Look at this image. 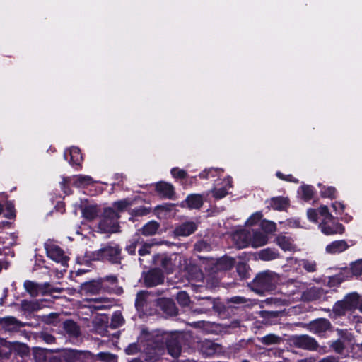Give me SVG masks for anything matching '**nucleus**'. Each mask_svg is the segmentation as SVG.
<instances>
[{
    "label": "nucleus",
    "mask_w": 362,
    "mask_h": 362,
    "mask_svg": "<svg viewBox=\"0 0 362 362\" xmlns=\"http://www.w3.org/2000/svg\"><path fill=\"white\" fill-rule=\"evenodd\" d=\"M69 154L71 156L70 163L73 165H78L79 160L78 158L80 156V150L78 148L73 147L69 151Z\"/></svg>",
    "instance_id": "obj_46"
},
{
    "label": "nucleus",
    "mask_w": 362,
    "mask_h": 362,
    "mask_svg": "<svg viewBox=\"0 0 362 362\" xmlns=\"http://www.w3.org/2000/svg\"><path fill=\"white\" fill-rule=\"evenodd\" d=\"M37 337L49 344H54L56 341V338L53 335L46 332L39 333Z\"/></svg>",
    "instance_id": "obj_47"
},
{
    "label": "nucleus",
    "mask_w": 362,
    "mask_h": 362,
    "mask_svg": "<svg viewBox=\"0 0 362 362\" xmlns=\"http://www.w3.org/2000/svg\"><path fill=\"white\" fill-rule=\"evenodd\" d=\"M279 281L280 276L277 273L265 270L256 275L250 284V287L256 293L264 295L274 290Z\"/></svg>",
    "instance_id": "obj_1"
},
{
    "label": "nucleus",
    "mask_w": 362,
    "mask_h": 362,
    "mask_svg": "<svg viewBox=\"0 0 362 362\" xmlns=\"http://www.w3.org/2000/svg\"><path fill=\"white\" fill-rule=\"evenodd\" d=\"M320 228L321 231L327 235L342 234L344 232V227L342 224L332 221L321 222Z\"/></svg>",
    "instance_id": "obj_9"
},
{
    "label": "nucleus",
    "mask_w": 362,
    "mask_h": 362,
    "mask_svg": "<svg viewBox=\"0 0 362 362\" xmlns=\"http://www.w3.org/2000/svg\"><path fill=\"white\" fill-rule=\"evenodd\" d=\"M156 189L159 194L168 199H172L175 194L173 186L167 182L158 183Z\"/></svg>",
    "instance_id": "obj_19"
},
{
    "label": "nucleus",
    "mask_w": 362,
    "mask_h": 362,
    "mask_svg": "<svg viewBox=\"0 0 362 362\" xmlns=\"http://www.w3.org/2000/svg\"><path fill=\"white\" fill-rule=\"evenodd\" d=\"M119 215L112 208L104 210L101 220L98 223V228L103 233H117L119 231L118 219Z\"/></svg>",
    "instance_id": "obj_2"
},
{
    "label": "nucleus",
    "mask_w": 362,
    "mask_h": 362,
    "mask_svg": "<svg viewBox=\"0 0 362 362\" xmlns=\"http://www.w3.org/2000/svg\"><path fill=\"white\" fill-rule=\"evenodd\" d=\"M44 300H23L21 301V308L26 313H33L42 308Z\"/></svg>",
    "instance_id": "obj_15"
},
{
    "label": "nucleus",
    "mask_w": 362,
    "mask_h": 362,
    "mask_svg": "<svg viewBox=\"0 0 362 362\" xmlns=\"http://www.w3.org/2000/svg\"><path fill=\"white\" fill-rule=\"evenodd\" d=\"M40 291L42 294H45L47 293H49V290L52 288V286L49 283H44L42 284H40Z\"/></svg>",
    "instance_id": "obj_62"
},
{
    "label": "nucleus",
    "mask_w": 362,
    "mask_h": 362,
    "mask_svg": "<svg viewBox=\"0 0 362 362\" xmlns=\"http://www.w3.org/2000/svg\"><path fill=\"white\" fill-rule=\"evenodd\" d=\"M82 289L86 292L93 294L98 293L100 290H103L100 279L88 283H85L83 285Z\"/></svg>",
    "instance_id": "obj_30"
},
{
    "label": "nucleus",
    "mask_w": 362,
    "mask_h": 362,
    "mask_svg": "<svg viewBox=\"0 0 362 362\" xmlns=\"http://www.w3.org/2000/svg\"><path fill=\"white\" fill-rule=\"evenodd\" d=\"M270 204L274 209L281 211L288 206V199L282 197H273L271 199Z\"/></svg>",
    "instance_id": "obj_28"
},
{
    "label": "nucleus",
    "mask_w": 362,
    "mask_h": 362,
    "mask_svg": "<svg viewBox=\"0 0 362 362\" xmlns=\"http://www.w3.org/2000/svg\"><path fill=\"white\" fill-rule=\"evenodd\" d=\"M276 176L279 178H280L281 180H286V181H293V182H298L297 180L293 179V176L291 175H284L281 172H277L276 173Z\"/></svg>",
    "instance_id": "obj_60"
},
{
    "label": "nucleus",
    "mask_w": 362,
    "mask_h": 362,
    "mask_svg": "<svg viewBox=\"0 0 362 362\" xmlns=\"http://www.w3.org/2000/svg\"><path fill=\"white\" fill-rule=\"evenodd\" d=\"M176 299L178 303L183 307L189 305L190 303L189 296L185 291L178 292L176 296Z\"/></svg>",
    "instance_id": "obj_42"
},
{
    "label": "nucleus",
    "mask_w": 362,
    "mask_h": 362,
    "mask_svg": "<svg viewBox=\"0 0 362 362\" xmlns=\"http://www.w3.org/2000/svg\"><path fill=\"white\" fill-rule=\"evenodd\" d=\"M45 248L47 256L56 262L67 266L69 258L64 255V251L50 241L45 243Z\"/></svg>",
    "instance_id": "obj_5"
},
{
    "label": "nucleus",
    "mask_w": 362,
    "mask_h": 362,
    "mask_svg": "<svg viewBox=\"0 0 362 362\" xmlns=\"http://www.w3.org/2000/svg\"><path fill=\"white\" fill-rule=\"evenodd\" d=\"M307 216L309 220L317 222L318 219V211L317 209H310L307 211Z\"/></svg>",
    "instance_id": "obj_54"
},
{
    "label": "nucleus",
    "mask_w": 362,
    "mask_h": 362,
    "mask_svg": "<svg viewBox=\"0 0 362 362\" xmlns=\"http://www.w3.org/2000/svg\"><path fill=\"white\" fill-rule=\"evenodd\" d=\"M171 174L175 178L184 179L187 177V172L185 170L178 168H173L171 170Z\"/></svg>",
    "instance_id": "obj_52"
},
{
    "label": "nucleus",
    "mask_w": 362,
    "mask_h": 362,
    "mask_svg": "<svg viewBox=\"0 0 362 362\" xmlns=\"http://www.w3.org/2000/svg\"><path fill=\"white\" fill-rule=\"evenodd\" d=\"M288 285L296 288L298 291L303 290L305 288V284L295 280L288 281Z\"/></svg>",
    "instance_id": "obj_59"
},
{
    "label": "nucleus",
    "mask_w": 362,
    "mask_h": 362,
    "mask_svg": "<svg viewBox=\"0 0 362 362\" xmlns=\"http://www.w3.org/2000/svg\"><path fill=\"white\" fill-rule=\"evenodd\" d=\"M351 270L354 275H362V259L357 260L351 264Z\"/></svg>",
    "instance_id": "obj_48"
},
{
    "label": "nucleus",
    "mask_w": 362,
    "mask_h": 362,
    "mask_svg": "<svg viewBox=\"0 0 362 362\" xmlns=\"http://www.w3.org/2000/svg\"><path fill=\"white\" fill-rule=\"evenodd\" d=\"M331 347L338 354L342 353L344 349V343L340 340L334 341L332 344Z\"/></svg>",
    "instance_id": "obj_53"
},
{
    "label": "nucleus",
    "mask_w": 362,
    "mask_h": 362,
    "mask_svg": "<svg viewBox=\"0 0 362 362\" xmlns=\"http://www.w3.org/2000/svg\"><path fill=\"white\" fill-rule=\"evenodd\" d=\"M299 266L305 269L308 272H315L317 271V264L314 260L300 259L298 262Z\"/></svg>",
    "instance_id": "obj_34"
},
{
    "label": "nucleus",
    "mask_w": 362,
    "mask_h": 362,
    "mask_svg": "<svg viewBox=\"0 0 362 362\" xmlns=\"http://www.w3.org/2000/svg\"><path fill=\"white\" fill-rule=\"evenodd\" d=\"M318 362H339V361L338 357L334 356H329L325 358H323Z\"/></svg>",
    "instance_id": "obj_64"
},
{
    "label": "nucleus",
    "mask_w": 362,
    "mask_h": 362,
    "mask_svg": "<svg viewBox=\"0 0 362 362\" xmlns=\"http://www.w3.org/2000/svg\"><path fill=\"white\" fill-rule=\"evenodd\" d=\"M194 250L197 252H209L211 250V245L206 240H201L197 242L194 245Z\"/></svg>",
    "instance_id": "obj_41"
},
{
    "label": "nucleus",
    "mask_w": 362,
    "mask_h": 362,
    "mask_svg": "<svg viewBox=\"0 0 362 362\" xmlns=\"http://www.w3.org/2000/svg\"><path fill=\"white\" fill-rule=\"evenodd\" d=\"M23 287L31 297H37L41 293L40 284L33 281H25Z\"/></svg>",
    "instance_id": "obj_25"
},
{
    "label": "nucleus",
    "mask_w": 362,
    "mask_h": 362,
    "mask_svg": "<svg viewBox=\"0 0 362 362\" xmlns=\"http://www.w3.org/2000/svg\"><path fill=\"white\" fill-rule=\"evenodd\" d=\"M96 259L102 261H108L114 264L121 262V248L118 245H107L96 253Z\"/></svg>",
    "instance_id": "obj_3"
},
{
    "label": "nucleus",
    "mask_w": 362,
    "mask_h": 362,
    "mask_svg": "<svg viewBox=\"0 0 362 362\" xmlns=\"http://www.w3.org/2000/svg\"><path fill=\"white\" fill-rule=\"evenodd\" d=\"M160 264L162 267L168 271H170L172 269L171 258L168 256L162 255L160 258Z\"/></svg>",
    "instance_id": "obj_50"
},
{
    "label": "nucleus",
    "mask_w": 362,
    "mask_h": 362,
    "mask_svg": "<svg viewBox=\"0 0 362 362\" xmlns=\"http://www.w3.org/2000/svg\"><path fill=\"white\" fill-rule=\"evenodd\" d=\"M349 247L347 243L345 240H336L326 247V252L329 254H336L345 251Z\"/></svg>",
    "instance_id": "obj_18"
},
{
    "label": "nucleus",
    "mask_w": 362,
    "mask_h": 362,
    "mask_svg": "<svg viewBox=\"0 0 362 362\" xmlns=\"http://www.w3.org/2000/svg\"><path fill=\"white\" fill-rule=\"evenodd\" d=\"M93 183V178L88 175H79L74 177L73 185L77 187H83Z\"/></svg>",
    "instance_id": "obj_31"
},
{
    "label": "nucleus",
    "mask_w": 362,
    "mask_h": 362,
    "mask_svg": "<svg viewBox=\"0 0 362 362\" xmlns=\"http://www.w3.org/2000/svg\"><path fill=\"white\" fill-rule=\"evenodd\" d=\"M149 212L150 209L144 206H139L136 209H132L131 211V214L135 216H144L147 215Z\"/></svg>",
    "instance_id": "obj_51"
},
{
    "label": "nucleus",
    "mask_w": 362,
    "mask_h": 362,
    "mask_svg": "<svg viewBox=\"0 0 362 362\" xmlns=\"http://www.w3.org/2000/svg\"><path fill=\"white\" fill-rule=\"evenodd\" d=\"M226 184L224 186H223L220 188H214L211 191L212 195L215 199H222L224 197H226V194H228V189L232 187L231 178L228 177L226 179Z\"/></svg>",
    "instance_id": "obj_24"
},
{
    "label": "nucleus",
    "mask_w": 362,
    "mask_h": 362,
    "mask_svg": "<svg viewBox=\"0 0 362 362\" xmlns=\"http://www.w3.org/2000/svg\"><path fill=\"white\" fill-rule=\"evenodd\" d=\"M300 191L302 193V198L304 200L309 201L313 198L314 194L313 187L310 185H303L301 187Z\"/></svg>",
    "instance_id": "obj_43"
},
{
    "label": "nucleus",
    "mask_w": 362,
    "mask_h": 362,
    "mask_svg": "<svg viewBox=\"0 0 362 362\" xmlns=\"http://www.w3.org/2000/svg\"><path fill=\"white\" fill-rule=\"evenodd\" d=\"M142 357L146 362H157L159 359L160 354L158 349H149L144 354Z\"/></svg>",
    "instance_id": "obj_33"
},
{
    "label": "nucleus",
    "mask_w": 362,
    "mask_h": 362,
    "mask_svg": "<svg viewBox=\"0 0 362 362\" xmlns=\"http://www.w3.org/2000/svg\"><path fill=\"white\" fill-rule=\"evenodd\" d=\"M159 307L166 315L175 316L177 314V308L175 302L170 298H162L158 302Z\"/></svg>",
    "instance_id": "obj_14"
},
{
    "label": "nucleus",
    "mask_w": 362,
    "mask_h": 362,
    "mask_svg": "<svg viewBox=\"0 0 362 362\" xmlns=\"http://www.w3.org/2000/svg\"><path fill=\"white\" fill-rule=\"evenodd\" d=\"M186 204L189 209H199L203 205V197L200 194H192L187 197L185 201L182 203L181 206Z\"/></svg>",
    "instance_id": "obj_17"
},
{
    "label": "nucleus",
    "mask_w": 362,
    "mask_h": 362,
    "mask_svg": "<svg viewBox=\"0 0 362 362\" xmlns=\"http://www.w3.org/2000/svg\"><path fill=\"white\" fill-rule=\"evenodd\" d=\"M281 338L274 334H269L261 339V342L265 345L277 344L280 342Z\"/></svg>",
    "instance_id": "obj_39"
},
{
    "label": "nucleus",
    "mask_w": 362,
    "mask_h": 362,
    "mask_svg": "<svg viewBox=\"0 0 362 362\" xmlns=\"http://www.w3.org/2000/svg\"><path fill=\"white\" fill-rule=\"evenodd\" d=\"M124 322V319L120 312H115L113 313L110 327L112 329L118 328L122 326Z\"/></svg>",
    "instance_id": "obj_35"
},
{
    "label": "nucleus",
    "mask_w": 362,
    "mask_h": 362,
    "mask_svg": "<svg viewBox=\"0 0 362 362\" xmlns=\"http://www.w3.org/2000/svg\"><path fill=\"white\" fill-rule=\"evenodd\" d=\"M250 244L253 247H259L264 245L267 241V236L262 232L252 231Z\"/></svg>",
    "instance_id": "obj_20"
},
{
    "label": "nucleus",
    "mask_w": 362,
    "mask_h": 362,
    "mask_svg": "<svg viewBox=\"0 0 362 362\" xmlns=\"http://www.w3.org/2000/svg\"><path fill=\"white\" fill-rule=\"evenodd\" d=\"M235 264V259L229 257H223L221 258L217 263L218 267L220 269L228 270L231 269Z\"/></svg>",
    "instance_id": "obj_32"
},
{
    "label": "nucleus",
    "mask_w": 362,
    "mask_h": 362,
    "mask_svg": "<svg viewBox=\"0 0 362 362\" xmlns=\"http://www.w3.org/2000/svg\"><path fill=\"white\" fill-rule=\"evenodd\" d=\"M160 224L157 221H151L145 224L141 231L145 236H151L157 233Z\"/></svg>",
    "instance_id": "obj_26"
},
{
    "label": "nucleus",
    "mask_w": 362,
    "mask_h": 362,
    "mask_svg": "<svg viewBox=\"0 0 362 362\" xmlns=\"http://www.w3.org/2000/svg\"><path fill=\"white\" fill-rule=\"evenodd\" d=\"M148 296V293L146 291H141L137 293L135 300V305L137 309H141L144 307Z\"/></svg>",
    "instance_id": "obj_40"
},
{
    "label": "nucleus",
    "mask_w": 362,
    "mask_h": 362,
    "mask_svg": "<svg viewBox=\"0 0 362 362\" xmlns=\"http://www.w3.org/2000/svg\"><path fill=\"white\" fill-rule=\"evenodd\" d=\"M127 354H135L139 351V348L137 344L133 343L129 344L125 349Z\"/></svg>",
    "instance_id": "obj_55"
},
{
    "label": "nucleus",
    "mask_w": 362,
    "mask_h": 362,
    "mask_svg": "<svg viewBox=\"0 0 362 362\" xmlns=\"http://www.w3.org/2000/svg\"><path fill=\"white\" fill-rule=\"evenodd\" d=\"M197 228V224L193 221H187L177 226L174 230V234L176 236H189L192 234Z\"/></svg>",
    "instance_id": "obj_13"
},
{
    "label": "nucleus",
    "mask_w": 362,
    "mask_h": 362,
    "mask_svg": "<svg viewBox=\"0 0 362 362\" xmlns=\"http://www.w3.org/2000/svg\"><path fill=\"white\" fill-rule=\"evenodd\" d=\"M247 301L248 300L247 298L241 296H234L228 300V302L234 304H244L246 303Z\"/></svg>",
    "instance_id": "obj_58"
},
{
    "label": "nucleus",
    "mask_w": 362,
    "mask_h": 362,
    "mask_svg": "<svg viewBox=\"0 0 362 362\" xmlns=\"http://www.w3.org/2000/svg\"><path fill=\"white\" fill-rule=\"evenodd\" d=\"M237 271L242 277H245L247 273L246 265L243 263L239 264L237 266Z\"/></svg>",
    "instance_id": "obj_61"
},
{
    "label": "nucleus",
    "mask_w": 362,
    "mask_h": 362,
    "mask_svg": "<svg viewBox=\"0 0 362 362\" xmlns=\"http://www.w3.org/2000/svg\"><path fill=\"white\" fill-rule=\"evenodd\" d=\"M260 226H261L262 229L267 233H272L276 230L275 223L270 221H267V220L262 221L261 222Z\"/></svg>",
    "instance_id": "obj_45"
},
{
    "label": "nucleus",
    "mask_w": 362,
    "mask_h": 362,
    "mask_svg": "<svg viewBox=\"0 0 362 362\" xmlns=\"http://www.w3.org/2000/svg\"><path fill=\"white\" fill-rule=\"evenodd\" d=\"M26 324L18 320L13 316L0 317V332L3 333H15Z\"/></svg>",
    "instance_id": "obj_6"
},
{
    "label": "nucleus",
    "mask_w": 362,
    "mask_h": 362,
    "mask_svg": "<svg viewBox=\"0 0 362 362\" xmlns=\"http://www.w3.org/2000/svg\"><path fill=\"white\" fill-rule=\"evenodd\" d=\"M82 215L86 219L92 221L98 215V207L95 205H86L82 208Z\"/></svg>",
    "instance_id": "obj_27"
},
{
    "label": "nucleus",
    "mask_w": 362,
    "mask_h": 362,
    "mask_svg": "<svg viewBox=\"0 0 362 362\" xmlns=\"http://www.w3.org/2000/svg\"><path fill=\"white\" fill-rule=\"evenodd\" d=\"M102 284V288L104 291L110 292L117 284V277L115 275L106 276L99 279Z\"/></svg>",
    "instance_id": "obj_23"
},
{
    "label": "nucleus",
    "mask_w": 362,
    "mask_h": 362,
    "mask_svg": "<svg viewBox=\"0 0 362 362\" xmlns=\"http://www.w3.org/2000/svg\"><path fill=\"white\" fill-rule=\"evenodd\" d=\"M131 205L132 202H130L129 199H122L118 202H115L113 204V206L117 209L118 212L124 211Z\"/></svg>",
    "instance_id": "obj_44"
},
{
    "label": "nucleus",
    "mask_w": 362,
    "mask_h": 362,
    "mask_svg": "<svg viewBox=\"0 0 362 362\" xmlns=\"http://www.w3.org/2000/svg\"><path fill=\"white\" fill-rule=\"evenodd\" d=\"M358 305V297L355 295L347 296L344 300L337 302L333 311L337 315H343L347 310H351Z\"/></svg>",
    "instance_id": "obj_7"
},
{
    "label": "nucleus",
    "mask_w": 362,
    "mask_h": 362,
    "mask_svg": "<svg viewBox=\"0 0 362 362\" xmlns=\"http://www.w3.org/2000/svg\"><path fill=\"white\" fill-rule=\"evenodd\" d=\"M291 341L294 347L310 351H316L319 346L314 338L306 334L294 336L291 339Z\"/></svg>",
    "instance_id": "obj_4"
},
{
    "label": "nucleus",
    "mask_w": 362,
    "mask_h": 362,
    "mask_svg": "<svg viewBox=\"0 0 362 362\" xmlns=\"http://www.w3.org/2000/svg\"><path fill=\"white\" fill-rule=\"evenodd\" d=\"M11 349L16 351L21 356H24L28 354L29 348L25 344L19 343L18 341L11 343Z\"/></svg>",
    "instance_id": "obj_37"
},
{
    "label": "nucleus",
    "mask_w": 362,
    "mask_h": 362,
    "mask_svg": "<svg viewBox=\"0 0 362 362\" xmlns=\"http://www.w3.org/2000/svg\"><path fill=\"white\" fill-rule=\"evenodd\" d=\"M63 328L69 337L78 338L81 335L80 327L71 320L64 321Z\"/></svg>",
    "instance_id": "obj_16"
},
{
    "label": "nucleus",
    "mask_w": 362,
    "mask_h": 362,
    "mask_svg": "<svg viewBox=\"0 0 362 362\" xmlns=\"http://www.w3.org/2000/svg\"><path fill=\"white\" fill-rule=\"evenodd\" d=\"M151 247V245L150 244L144 243L138 251L139 255L140 256H145L146 255H149Z\"/></svg>",
    "instance_id": "obj_57"
},
{
    "label": "nucleus",
    "mask_w": 362,
    "mask_h": 362,
    "mask_svg": "<svg viewBox=\"0 0 362 362\" xmlns=\"http://www.w3.org/2000/svg\"><path fill=\"white\" fill-rule=\"evenodd\" d=\"M321 195L323 197H328L333 199L334 198V194L336 193V189L334 187H324L321 189Z\"/></svg>",
    "instance_id": "obj_49"
},
{
    "label": "nucleus",
    "mask_w": 362,
    "mask_h": 362,
    "mask_svg": "<svg viewBox=\"0 0 362 362\" xmlns=\"http://www.w3.org/2000/svg\"><path fill=\"white\" fill-rule=\"evenodd\" d=\"M164 276L158 269H153L148 271L144 276V283L147 287H153L163 284Z\"/></svg>",
    "instance_id": "obj_8"
},
{
    "label": "nucleus",
    "mask_w": 362,
    "mask_h": 362,
    "mask_svg": "<svg viewBox=\"0 0 362 362\" xmlns=\"http://www.w3.org/2000/svg\"><path fill=\"white\" fill-rule=\"evenodd\" d=\"M334 211H339V213L343 212L344 209V205L340 202H334L332 205Z\"/></svg>",
    "instance_id": "obj_63"
},
{
    "label": "nucleus",
    "mask_w": 362,
    "mask_h": 362,
    "mask_svg": "<svg viewBox=\"0 0 362 362\" xmlns=\"http://www.w3.org/2000/svg\"><path fill=\"white\" fill-rule=\"evenodd\" d=\"M141 243L139 240H133L131 242V243L127 246L126 250L130 254V255H135L136 254V248L138 244Z\"/></svg>",
    "instance_id": "obj_56"
},
{
    "label": "nucleus",
    "mask_w": 362,
    "mask_h": 362,
    "mask_svg": "<svg viewBox=\"0 0 362 362\" xmlns=\"http://www.w3.org/2000/svg\"><path fill=\"white\" fill-rule=\"evenodd\" d=\"M86 353L76 350H66L61 356L62 361L64 362H84Z\"/></svg>",
    "instance_id": "obj_12"
},
{
    "label": "nucleus",
    "mask_w": 362,
    "mask_h": 362,
    "mask_svg": "<svg viewBox=\"0 0 362 362\" xmlns=\"http://www.w3.org/2000/svg\"><path fill=\"white\" fill-rule=\"evenodd\" d=\"M251 231L242 230L233 235V240L238 248H245L250 244Z\"/></svg>",
    "instance_id": "obj_10"
},
{
    "label": "nucleus",
    "mask_w": 362,
    "mask_h": 362,
    "mask_svg": "<svg viewBox=\"0 0 362 362\" xmlns=\"http://www.w3.org/2000/svg\"><path fill=\"white\" fill-rule=\"evenodd\" d=\"M167 349L168 353L173 357H177L181 353V346L176 337H172L167 341Z\"/></svg>",
    "instance_id": "obj_21"
},
{
    "label": "nucleus",
    "mask_w": 362,
    "mask_h": 362,
    "mask_svg": "<svg viewBox=\"0 0 362 362\" xmlns=\"http://www.w3.org/2000/svg\"><path fill=\"white\" fill-rule=\"evenodd\" d=\"M317 211L318 216L322 218V222L330 221L334 218L333 216L329 213L328 207L325 205L320 206L317 209Z\"/></svg>",
    "instance_id": "obj_38"
},
{
    "label": "nucleus",
    "mask_w": 362,
    "mask_h": 362,
    "mask_svg": "<svg viewBox=\"0 0 362 362\" xmlns=\"http://www.w3.org/2000/svg\"><path fill=\"white\" fill-rule=\"evenodd\" d=\"M331 324L328 320L318 319L311 322L308 327V329L316 334H322L330 328Z\"/></svg>",
    "instance_id": "obj_11"
},
{
    "label": "nucleus",
    "mask_w": 362,
    "mask_h": 362,
    "mask_svg": "<svg viewBox=\"0 0 362 362\" xmlns=\"http://www.w3.org/2000/svg\"><path fill=\"white\" fill-rule=\"evenodd\" d=\"M276 244L284 250L292 251L295 250L293 240L287 236L279 235L276 238Z\"/></svg>",
    "instance_id": "obj_22"
},
{
    "label": "nucleus",
    "mask_w": 362,
    "mask_h": 362,
    "mask_svg": "<svg viewBox=\"0 0 362 362\" xmlns=\"http://www.w3.org/2000/svg\"><path fill=\"white\" fill-rule=\"evenodd\" d=\"M320 294V289L313 287L303 292L302 297L306 300L311 301L318 298Z\"/></svg>",
    "instance_id": "obj_36"
},
{
    "label": "nucleus",
    "mask_w": 362,
    "mask_h": 362,
    "mask_svg": "<svg viewBox=\"0 0 362 362\" xmlns=\"http://www.w3.org/2000/svg\"><path fill=\"white\" fill-rule=\"evenodd\" d=\"M260 259L264 261H270L279 257V253L271 248L262 250L258 253Z\"/></svg>",
    "instance_id": "obj_29"
}]
</instances>
